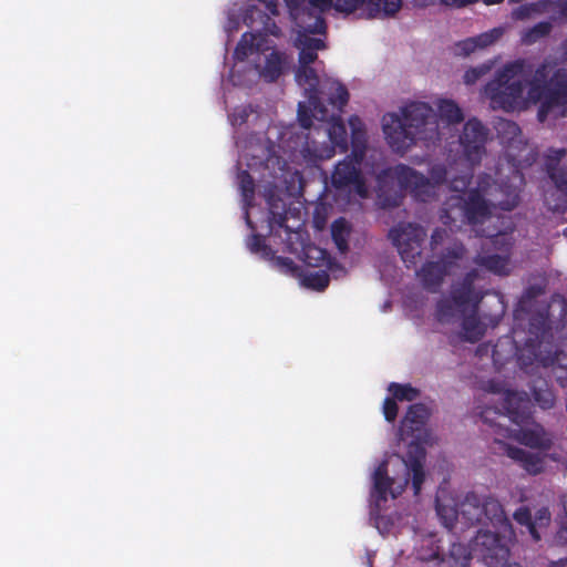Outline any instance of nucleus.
Listing matches in <instances>:
<instances>
[{
	"mask_svg": "<svg viewBox=\"0 0 567 567\" xmlns=\"http://www.w3.org/2000/svg\"><path fill=\"white\" fill-rule=\"evenodd\" d=\"M291 19L296 23L297 38L295 45L299 50V68L296 73L298 84L305 90L308 102L299 104V122L308 128L311 120L307 112L319 121H327V133L333 144V148L316 150V157L320 159L330 158L334 148L341 152L347 147V132L343 124L321 107L322 101L328 97L330 104L337 111L348 101L347 90L336 80L326 75H319L310 64L317 60V51L324 48L322 40L310 38L308 33H321L324 30V22L320 13L334 9L344 14H354L359 18H384L394 16L402 7V0H284Z\"/></svg>",
	"mask_w": 567,
	"mask_h": 567,
	"instance_id": "1",
	"label": "nucleus"
},
{
	"mask_svg": "<svg viewBox=\"0 0 567 567\" xmlns=\"http://www.w3.org/2000/svg\"><path fill=\"white\" fill-rule=\"evenodd\" d=\"M493 107L519 111L539 103V118L559 107L567 95V78L560 70L543 66L530 81L524 62L508 63L485 89Z\"/></svg>",
	"mask_w": 567,
	"mask_h": 567,
	"instance_id": "2",
	"label": "nucleus"
},
{
	"mask_svg": "<svg viewBox=\"0 0 567 567\" xmlns=\"http://www.w3.org/2000/svg\"><path fill=\"white\" fill-rule=\"evenodd\" d=\"M427 416L429 411L424 405H413L406 413L400 429L399 441V451L402 450L401 445L408 446L406 455L400 456L395 453L388 456L373 475L374 492L380 498H394L400 495L406 487L411 474L415 494L419 493L424 478V450L421 443L429 439L424 427Z\"/></svg>",
	"mask_w": 567,
	"mask_h": 567,
	"instance_id": "3",
	"label": "nucleus"
},
{
	"mask_svg": "<svg viewBox=\"0 0 567 567\" xmlns=\"http://www.w3.org/2000/svg\"><path fill=\"white\" fill-rule=\"evenodd\" d=\"M506 404L508 417L513 421L514 426L505 430L506 434H497L495 441L499 446L498 450L517 462L527 472L537 474L544 470L545 458L539 453L530 454L522 449L514 447L503 442L502 437H514L517 442L540 451L548 450L551 446V437L539 424L527 421L529 402L524 394L509 393L506 398Z\"/></svg>",
	"mask_w": 567,
	"mask_h": 567,
	"instance_id": "4",
	"label": "nucleus"
},
{
	"mask_svg": "<svg viewBox=\"0 0 567 567\" xmlns=\"http://www.w3.org/2000/svg\"><path fill=\"white\" fill-rule=\"evenodd\" d=\"M231 71L235 84L248 85L258 79L275 81L288 66V56L277 51L264 33H245L235 50Z\"/></svg>",
	"mask_w": 567,
	"mask_h": 567,
	"instance_id": "5",
	"label": "nucleus"
},
{
	"mask_svg": "<svg viewBox=\"0 0 567 567\" xmlns=\"http://www.w3.org/2000/svg\"><path fill=\"white\" fill-rule=\"evenodd\" d=\"M485 512L486 515L493 513L491 520L494 530L480 532L471 545V551L461 544H454L450 550L451 567H465L472 555L493 567H501L507 561L508 543L514 538L512 526L497 502H488Z\"/></svg>",
	"mask_w": 567,
	"mask_h": 567,
	"instance_id": "6",
	"label": "nucleus"
},
{
	"mask_svg": "<svg viewBox=\"0 0 567 567\" xmlns=\"http://www.w3.org/2000/svg\"><path fill=\"white\" fill-rule=\"evenodd\" d=\"M382 128L389 145L396 152L406 150L414 140H431L437 134L439 124L425 104H413L403 111V116L385 114Z\"/></svg>",
	"mask_w": 567,
	"mask_h": 567,
	"instance_id": "7",
	"label": "nucleus"
},
{
	"mask_svg": "<svg viewBox=\"0 0 567 567\" xmlns=\"http://www.w3.org/2000/svg\"><path fill=\"white\" fill-rule=\"evenodd\" d=\"M352 130V156L353 158L340 162L332 174V183L339 189H347L360 197L368 195L365 183L369 174L368 164L362 163V153L365 143L363 124L358 117L350 120Z\"/></svg>",
	"mask_w": 567,
	"mask_h": 567,
	"instance_id": "8",
	"label": "nucleus"
},
{
	"mask_svg": "<svg viewBox=\"0 0 567 567\" xmlns=\"http://www.w3.org/2000/svg\"><path fill=\"white\" fill-rule=\"evenodd\" d=\"M467 311L471 315L463 320L464 337L470 341H475L483 336L484 329L474 315L473 305L457 299H446L439 305L436 316L440 321L449 322L452 318Z\"/></svg>",
	"mask_w": 567,
	"mask_h": 567,
	"instance_id": "9",
	"label": "nucleus"
},
{
	"mask_svg": "<svg viewBox=\"0 0 567 567\" xmlns=\"http://www.w3.org/2000/svg\"><path fill=\"white\" fill-rule=\"evenodd\" d=\"M425 233L422 228L414 225H405L391 231V237L398 247V250L405 262H414L420 255L421 243Z\"/></svg>",
	"mask_w": 567,
	"mask_h": 567,
	"instance_id": "10",
	"label": "nucleus"
},
{
	"mask_svg": "<svg viewBox=\"0 0 567 567\" xmlns=\"http://www.w3.org/2000/svg\"><path fill=\"white\" fill-rule=\"evenodd\" d=\"M388 175L396 179L402 187L410 188L422 200L430 196L433 188L429 179L424 181L416 172L405 166H398L386 173Z\"/></svg>",
	"mask_w": 567,
	"mask_h": 567,
	"instance_id": "11",
	"label": "nucleus"
},
{
	"mask_svg": "<svg viewBox=\"0 0 567 567\" xmlns=\"http://www.w3.org/2000/svg\"><path fill=\"white\" fill-rule=\"evenodd\" d=\"M504 28H494L477 37L465 39L456 44V53L460 55H468L477 50L494 44L504 34Z\"/></svg>",
	"mask_w": 567,
	"mask_h": 567,
	"instance_id": "12",
	"label": "nucleus"
},
{
	"mask_svg": "<svg viewBox=\"0 0 567 567\" xmlns=\"http://www.w3.org/2000/svg\"><path fill=\"white\" fill-rule=\"evenodd\" d=\"M514 517L518 524L526 526L534 540H539L540 535L538 529L548 525L550 514L548 509L540 508L535 513L534 517H532L528 509L519 508L515 512Z\"/></svg>",
	"mask_w": 567,
	"mask_h": 567,
	"instance_id": "13",
	"label": "nucleus"
},
{
	"mask_svg": "<svg viewBox=\"0 0 567 567\" xmlns=\"http://www.w3.org/2000/svg\"><path fill=\"white\" fill-rule=\"evenodd\" d=\"M288 236V246L293 252L298 251L295 239L300 241V246L302 247V259L307 265L311 267H322L327 264L326 251L315 245L303 246L301 241V234L299 231L289 233Z\"/></svg>",
	"mask_w": 567,
	"mask_h": 567,
	"instance_id": "14",
	"label": "nucleus"
},
{
	"mask_svg": "<svg viewBox=\"0 0 567 567\" xmlns=\"http://www.w3.org/2000/svg\"><path fill=\"white\" fill-rule=\"evenodd\" d=\"M485 141V131L481 123L476 120H470L465 126L464 132L461 137V143L464 145L465 150L470 152L471 150L477 152L481 145Z\"/></svg>",
	"mask_w": 567,
	"mask_h": 567,
	"instance_id": "15",
	"label": "nucleus"
},
{
	"mask_svg": "<svg viewBox=\"0 0 567 567\" xmlns=\"http://www.w3.org/2000/svg\"><path fill=\"white\" fill-rule=\"evenodd\" d=\"M463 210L471 220H478L487 212L486 202L481 197L478 189H472L464 202Z\"/></svg>",
	"mask_w": 567,
	"mask_h": 567,
	"instance_id": "16",
	"label": "nucleus"
},
{
	"mask_svg": "<svg viewBox=\"0 0 567 567\" xmlns=\"http://www.w3.org/2000/svg\"><path fill=\"white\" fill-rule=\"evenodd\" d=\"M245 21L251 28L261 25L265 33L278 35V28L275 24H271L270 18L268 16L261 14L259 9H250L245 18Z\"/></svg>",
	"mask_w": 567,
	"mask_h": 567,
	"instance_id": "17",
	"label": "nucleus"
},
{
	"mask_svg": "<svg viewBox=\"0 0 567 567\" xmlns=\"http://www.w3.org/2000/svg\"><path fill=\"white\" fill-rule=\"evenodd\" d=\"M440 118L446 124H454L462 121V113L458 106L450 100H440L437 102Z\"/></svg>",
	"mask_w": 567,
	"mask_h": 567,
	"instance_id": "18",
	"label": "nucleus"
},
{
	"mask_svg": "<svg viewBox=\"0 0 567 567\" xmlns=\"http://www.w3.org/2000/svg\"><path fill=\"white\" fill-rule=\"evenodd\" d=\"M329 277L324 270H308L301 276V284L311 289L322 290L328 286Z\"/></svg>",
	"mask_w": 567,
	"mask_h": 567,
	"instance_id": "19",
	"label": "nucleus"
},
{
	"mask_svg": "<svg viewBox=\"0 0 567 567\" xmlns=\"http://www.w3.org/2000/svg\"><path fill=\"white\" fill-rule=\"evenodd\" d=\"M331 233L336 245L340 250L347 247V238L350 233L349 225L344 219H338L332 224Z\"/></svg>",
	"mask_w": 567,
	"mask_h": 567,
	"instance_id": "20",
	"label": "nucleus"
},
{
	"mask_svg": "<svg viewBox=\"0 0 567 567\" xmlns=\"http://www.w3.org/2000/svg\"><path fill=\"white\" fill-rule=\"evenodd\" d=\"M389 392L392 393L394 399L400 401H413L417 398L419 391L410 385L392 383L389 386Z\"/></svg>",
	"mask_w": 567,
	"mask_h": 567,
	"instance_id": "21",
	"label": "nucleus"
},
{
	"mask_svg": "<svg viewBox=\"0 0 567 567\" xmlns=\"http://www.w3.org/2000/svg\"><path fill=\"white\" fill-rule=\"evenodd\" d=\"M550 25L546 22L538 23L533 29L525 31L522 35V42L525 44H532L538 41L540 38L549 33Z\"/></svg>",
	"mask_w": 567,
	"mask_h": 567,
	"instance_id": "22",
	"label": "nucleus"
},
{
	"mask_svg": "<svg viewBox=\"0 0 567 567\" xmlns=\"http://www.w3.org/2000/svg\"><path fill=\"white\" fill-rule=\"evenodd\" d=\"M442 274L440 264H430L422 268L420 277L426 286L431 287L442 277Z\"/></svg>",
	"mask_w": 567,
	"mask_h": 567,
	"instance_id": "23",
	"label": "nucleus"
},
{
	"mask_svg": "<svg viewBox=\"0 0 567 567\" xmlns=\"http://www.w3.org/2000/svg\"><path fill=\"white\" fill-rule=\"evenodd\" d=\"M437 515L440 516L442 523L451 528L453 526L454 520L457 518V513L455 508L450 504H443L441 501L437 502Z\"/></svg>",
	"mask_w": 567,
	"mask_h": 567,
	"instance_id": "24",
	"label": "nucleus"
},
{
	"mask_svg": "<svg viewBox=\"0 0 567 567\" xmlns=\"http://www.w3.org/2000/svg\"><path fill=\"white\" fill-rule=\"evenodd\" d=\"M491 66L483 64L476 68L467 70L464 74V81L466 84H474L478 79L485 75L489 71Z\"/></svg>",
	"mask_w": 567,
	"mask_h": 567,
	"instance_id": "25",
	"label": "nucleus"
},
{
	"mask_svg": "<svg viewBox=\"0 0 567 567\" xmlns=\"http://www.w3.org/2000/svg\"><path fill=\"white\" fill-rule=\"evenodd\" d=\"M550 177L556 186L567 194V178H565V172L561 168L549 167Z\"/></svg>",
	"mask_w": 567,
	"mask_h": 567,
	"instance_id": "26",
	"label": "nucleus"
},
{
	"mask_svg": "<svg viewBox=\"0 0 567 567\" xmlns=\"http://www.w3.org/2000/svg\"><path fill=\"white\" fill-rule=\"evenodd\" d=\"M383 414L386 421L391 422L396 417L398 406L394 400L386 398L383 403Z\"/></svg>",
	"mask_w": 567,
	"mask_h": 567,
	"instance_id": "27",
	"label": "nucleus"
},
{
	"mask_svg": "<svg viewBox=\"0 0 567 567\" xmlns=\"http://www.w3.org/2000/svg\"><path fill=\"white\" fill-rule=\"evenodd\" d=\"M488 267L495 271L496 274H506L509 270V264L506 259L503 258H492L488 261Z\"/></svg>",
	"mask_w": 567,
	"mask_h": 567,
	"instance_id": "28",
	"label": "nucleus"
},
{
	"mask_svg": "<svg viewBox=\"0 0 567 567\" xmlns=\"http://www.w3.org/2000/svg\"><path fill=\"white\" fill-rule=\"evenodd\" d=\"M535 399L544 409L550 408L554 404V395L548 390L537 392Z\"/></svg>",
	"mask_w": 567,
	"mask_h": 567,
	"instance_id": "29",
	"label": "nucleus"
},
{
	"mask_svg": "<svg viewBox=\"0 0 567 567\" xmlns=\"http://www.w3.org/2000/svg\"><path fill=\"white\" fill-rule=\"evenodd\" d=\"M239 179H240V188L243 190L244 197H245V199H247L248 196L250 194H252V189H254L252 179L246 173L240 174Z\"/></svg>",
	"mask_w": 567,
	"mask_h": 567,
	"instance_id": "30",
	"label": "nucleus"
},
{
	"mask_svg": "<svg viewBox=\"0 0 567 567\" xmlns=\"http://www.w3.org/2000/svg\"><path fill=\"white\" fill-rule=\"evenodd\" d=\"M536 11V6H525L520 7L519 9L515 10L513 16L516 19H525L530 17Z\"/></svg>",
	"mask_w": 567,
	"mask_h": 567,
	"instance_id": "31",
	"label": "nucleus"
},
{
	"mask_svg": "<svg viewBox=\"0 0 567 567\" xmlns=\"http://www.w3.org/2000/svg\"><path fill=\"white\" fill-rule=\"evenodd\" d=\"M274 266L282 271H292V261L286 258L276 257L272 259Z\"/></svg>",
	"mask_w": 567,
	"mask_h": 567,
	"instance_id": "32",
	"label": "nucleus"
},
{
	"mask_svg": "<svg viewBox=\"0 0 567 567\" xmlns=\"http://www.w3.org/2000/svg\"><path fill=\"white\" fill-rule=\"evenodd\" d=\"M564 511H565V514L564 516L561 517V520H560V538L563 539H566L567 540V496L564 501Z\"/></svg>",
	"mask_w": 567,
	"mask_h": 567,
	"instance_id": "33",
	"label": "nucleus"
},
{
	"mask_svg": "<svg viewBox=\"0 0 567 567\" xmlns=\"http://www.w3.org/2000/svg\"><path fill=\"white\" fill-rule=\"evenodd\" d=\"M445 172L441 167H434L431 172V181L434 183H440Z\"/></svg>",
	"mask_w": 567,
	"mask_h": 567,
	"instance_id": "34",
	"label": "nucleus"
},
{
	"mask_svg": "<svg viewBox=\"0 0 567 567\" xmlns=\"http://www.w3.org/2000/svg\"><path fill=\"white\" fill-rule=\"evenodd\" d=\"M260 3L264 4V7L274 16L277 14L276 4L272 2V0H258Z\"/></svg>",
	"mask_w": 567,
	"mask_h": 567,
	"instance_id": "35",
	"label": "nucleus"
},
{
	"mask_svg": "<svg viewBox=\"0 0 567 567\" xmlns=\"http://www.w3.org/2000/svg\"><path fill=\"white\" fill-rule=\"evenodd\" d=\"M465 185H466V182L464 178L452 181V187L455 192H462L464 189Z\"/></svg>",
	"mask_w": 567,
	"mask_h": 567,
	"instance_id": "36",
	"label": "nucleus"
},
{
	"mask_svg": "<svg viewBox=\"0 0 567 567\" xmlns=\"http://www.w3.org/2000/svg\"><path fill=\"white\" fill-rule=\"evenodd\" d=\"M517 196L516 194H513L511 199L505 203H499L502 205V208L504 209H512L516 205Z\"/></svg>",
	"mask_w": 567,
	"mask_h": 567,
	"instance_id": "37",
	"label": "nucleus"
},
{
	"mask_svg": "<svg viewBox=\"0 0 567 567\" xmlns=\"http://www.w3.org/2000/svg\"><path fill=\"white\" fill-rule=\"evenodd\" d=\"M558 8L563 16L567 17V0H559Z\"/></svg>",
	"mask_w": 567,
	"mask_h": 567,
	"instance_id": "38",
	"label": "nucleus"
},
{
	"mask_svg": "<svg viewBox=\"0 0 567 567\" xmlns=\"http://www.w3.org/2000/svg\"><path fill=\"white\" fill-rule=\"evenodd\" d=\"M259 245L260 239L258 237H252V239L249 241V247L251 250H258Z\"/></svg>",
	"mask_w": 567,
	"mask_h": 567,
	"instance_id": "39",
	"label": "nucleus"
},
{
	"mask_svg": "<svg viewBox=\"0 0 567 567\" xmlns=\"http://www.w3.org/2000/svg\"><path fill=\"white\" fill-rule=\"evenodd\" d=\"M434 0H415L416 4L421 6V7H425L430 3H432Z\"/></svg>",
	"mask_w": 567,
	"mask_h": 567,
	"instance_id": "40",
	"label": "nucleus"
},
{
	"mask_svg": "<svg viewBox=\"0 0 567 567\" xmlns=\"http://www.w3.org/2000/svg\"><path fill=\"white\" fill-rule=\"evenodd\" d=\"M554 154H555V158L558 161L565 155L564 151H561V150L555 151Z\"/></svg>",
	"mask_w": 567,
	"mask_h": 567,
	"instance_id": "41",
	"label": "nucleus"
},
{
	"mask_svg": "<svg viewBox=\"0 0 567 567\" xmlns=\"http://www.w3.org/2000/svg\"><path fill=\"white\" fill-rule=\"evenodd\" d=\"M551 567H567V564L565 561H556Z\"/></svg>",
	"mask_w": 567,
	"mask_h": 567,
	"instance_id": "42",
	"label": "nucleus"
},
{
	"mask_svg": "<svg viewBox=\"0 0 567 567\" xmlns=\"http://www.w3.org/2000/svg\"><path fill=\"white\" fill-rule=\"evenodd\" d=\"M501 1H502V0H484V2H485L486 4L498 3V2H501Z\"/></svg>",
	"mask_w": 567,
	"mask_h": 567,
	"instance_id": "43",
	"label": "nucleus"
},
{
	"mask_svg": "<svg viewBox=\"0 0 567 567\" xmlns=\"http://www.w3.org/2000/svg\"><path fill=\"white\" fill-rule=\"evenodd\" d=\"M535 6H536V11H539L540 8H543V11H546L545 4H535Z\"/></svg>",
	"mask_w": 567,
	"mask_h": 567,
	"instance_id": "44",
	"label": "nucleus"
},
{
	"mask_svg": "<svg viewBox=\"0 0 567 567\" xmlns=\"http://www.w3.org/2000/svg\"><path fill=\"white\" fill-rule=\"evenodd\" d=\"M505 564H506V561H504L501 567H520V566H518L516 564H513V565L511 564V565H507V566H505Z\"/></svg>",
	"mask_w": 567,
	"mask_h": 567,
	"instance_id": "45",
	"label": "nucleus"
},
{
	"mask_svg": "<svg viewBox=\"0 0 567 567\" xmlns=\"http://www.w3.org/2000/svg\"><path fill=\"white\" fill-rule=\"evenodd\" d=\"M245 113H246V112H245V110H241V111H240V120H241V121H244Z\"/></svg>",
	"mask_w": 567,
	"mask_h": 567,
	"instance_id": "46",
	"label": "nucleus"
},
{
	"mask_svg": "<svg viewBox=\"0 0 567 567\" xmlns=\"http://www.w3.org/2000/svg\"><path fill=\"white\" fill-rule=\"evenodd\" d=\"M246 220H247L248 225H250V219H249V214L248 213H246Z\"/></svg>",
	"mask_w": 567,
	"mask_h": 567,
	"instance_id": "47",
	"label": "nucleus"
},
{
	"mask_svg": "<svg viewBox=\"0 0 567 567\" xmlns=\"http://www.w3.org/2000/svg\"><path fill=\"white\" fill-rule=\"evenodd\" d=\"M231 121H233L234 124L237 123V118L235 116L231 118Z\"/></svg>",
	"mask_w": 567,
	"mask_h": 567,
	"instance_id": "48",
	"label": "nucleus"
}]
</instances>
